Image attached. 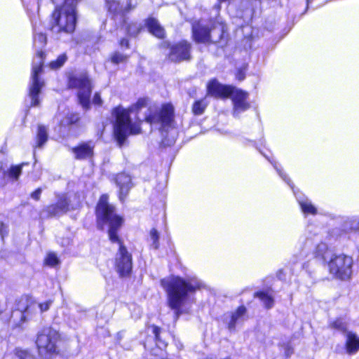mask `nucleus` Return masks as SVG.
<instances>
[{"mask_svg":"<svg viewBox=\"0 0 359 359\" xmlns=\"http://www.w3.org/2000/svg\"><path fill=\"white\" fill-rule=\"evenodd\" d=\"M96 215L99 228L102 229L104 224H109L108 234L110 241L119 243V249L115 258L116 271L121 277L129 276L133 268L132 255L120 243L117 231L121 226L122 219L114 212V207L109 204L107 195L104 194L100 197L96 208Z\"/></svg>","mask_w":359,"mask_h":359,"instance_id":"nucleus-1","label":"nucleus"},{"mask_svg":"<svg viewBox=\"0 0 359 359\" xmlns=\"http://www.w3.org/2000/svg\"><path fill=\"white\" fill-rule=\"evenodd\" d=\"M161 283L167 293L168 306L175 311L176 318L182 313L181 309L186 304L189 293L203 286L202 282L196 278L184 280L179 276L162 279Z\"/></svg>","mask_w":359,"mask_h":359,"instance_id":"nucleus-2","label":"nucleus"},{"mask_svg":"<svg viewBox=\"0 0 359 359\" xmlns=\"http://www.w3.org/2000/svg\"><path fill=\"white\" fill-rule=\"evenodd\" d=\"M147 105L145 99H140L135 106L128 110L117 107L114 110L116 122L114 126V137L121 147L130 135H136L140 133V123H132L130 118V111H138Z\"/></svg>","mask_w":359,"mask_h":359,"instance_id":"nucleus-3","label":"nucleus"},{"mask_svg":"<svg viewBox=\"0 0 359 359\" xmlns=\"http://www.w3.org/2000/svg\"><path fill=\"white\" fill-rule=\"evenodd\" d=\"M76 15L74 5H64L56 8L50 22V30L57 39H62L64 34H72L76 27Z\"/></svg>","mask_w":359,"mask_h":359,"instance_id":"nucleus-4","label":"nucleus"},{"mask_svg":"<svg viewBox=\"0 0 359 359\" xmlns=\"http://www.w3.org/2000/svg\"><path fill=\"white\" fill-rule=\"evenodd\" d=\"M38 303L27 296H22L16 301L15 309L13 311L11 320L15 327L32 320L38 313Z\"/></svg>","mask_w":359,"mask_h":359,"instance_id":"nucleus-5","label":"nucleus"},{"mask_svg":"<svg viewBox=\"0 0 359 359\" xmlns=\"http://www.w3.org/2000/svg\"><path fill=\"white\" fill-rule=\"evenodd\" d=\"M60 340L58 332L51 327H43L37 335L36 344L39 355L48 358L59 352L57 343Z\"/></svg>","mask_w":359,"mask_h":359,"instance_id":"nucleus-6","label":"nucleus"},{"mask_svg":"<svg viewBox=\"0 0 359 359\" xmlns=\"http://www.w3.org/2000/svg\"><path fill=\"white\" fill-rule=\"evenodd\" d=\"M43 64V53L40 51L38 52L36 56L34 58L31 75L29 95L32 100L31 105L33 107L39 106L40 103L38 95L40 93L41 89L43 86L44 83L39 79V75L42 72Z\"/></svg>","mask_w":359,"mask_h":359,"instance_id":"nucleus-7","label":"nucleus"},{"mask_svg":"<svg viewBox=\"0 0 359 359\" xmlns=\"http://www.w3.org/2000/svg\"><path fill=\"white\" fill-rule=\"evenodd\" d=\"M69 86L78 89L77 96L80 104L84 109H89L92 84L88 76L86 74H80L70 76L69 79Z\"/></svg>","mask_w":359,"mask_h":359,"instance_id":"nucleus-8","label":"nucleus"},{"mask_svg":"<svg viewBox=\"0 0 359 359\" xmlns=\"http://www.w3.org/2000/svg\"><path fill=\"white\" fill-rule=\"evenodd\" d=\"M330 273L341 280L349 278L352 273L353 259L345 255H333L328 259Z\"/></svg>","mask_w":359,"mask_h":359,"instance_id":"nucleus-9","label":"nucleus"},{"mask_svg":"<svg viewBox=\"0 0 359 359\" xmlns=\"http://www.w3.org/2000/svg\"><path fill=\"white\" fill-rule=\"evenodd\" d=\"M147 122L161 124L163 129L172 128L174 123V108L172 104H164L160 111L156 114L147 115Z\"/></svg>","mask_w":359,"mask_h":359,"instance_id":"nucleus-10","label":"nucleus"},{"mask_svg":"<svg viewBox=\"0 0 359 359\" xmlns=\"http://www.w3.org/2000/svg\"><path fill=\"white\" fill-rule=\"evenodd\" d=\"M231 95L233 104V116L237 118L242 112L250 108V104L248 102V94L241 90L233 89Z\"/></svg>","mask_w":359,"mask_h":359,"instance_id":"nucleus-11","label":"nucleus"},{"mask_svg":"<svg viewBox=\"0 0 359 359\" xmlns=\"http://www.w3.org/2000/svg\"><path fill=\"white\" fill-rule=\"evenodd\" d=\"M191 46L187 41H181L170 48L169 59L175 62L190 59Z\"/></svg>","mask_w":359,"mask_h":359,"instance_id":"nucleus-12","label":"nucleus"},{"mask_svg":"<svg viewBox=\"0 0 359 359\" xmlns=\"http://www.w3.org/2000/svg\"><path fill=\"white\" fill-rule=\"evenodd\" d=\"M95 143L93 141L83 142L72 148L74 158L77 160L90 159L94 154Z\"/></svg>","mask_w":359,"mask_h":359,"instance_id":"nucleus-13","label":"nucleus"},{"mask_svg":"<svg viewBox=\"0 0 359 359\" xmlns=\"http://www.w3.org/2000/svg\"><path fill=\"white\" fill-rule=\"evenodd\" d=\"M69 209V201L65 194L59 195L57 201L47 207V212L51 216H58L66 213Z\"/></svg>","mask_w":359,"mask_h":359,"instance_id":"nucleus-14","label":"nucleus"},{"mask_svg":"<svg viewBox=\"0 0 359 359\" xmlns=\"http://www.w3.org/2000/svg\"><path fill=\"white\" fill-rule=\"evenodd\" d=\"M207 88L208 93L215 97H228L233 90L232 87L222 85L215 79L211 80Z\"/></svg>","mask_w":359,"mask_h":359,"instance_id":"nucleus-15","label":"nucleus"},{"mask_svg":"<svg viewBox=\"0 0 359 359\" xmlns=\"http://www.w3.org/2000/svg\"><path fill=\"white\" fill-rule=\"evenodd\" d=\"M245 313V307L241 306L234 312L225 317V322L228 325V328L230 331L234 330L236 325L244 320Z\"/></svg>","mask_w":359,"mask_h":359,"instance_id":"nucleus-16","label":"nucleus"},{"mask_svg":"<svg viewBox=\"0 0 359 359\" xmlns=\"http://www.w3.org/2000/svg\"><path fill=\"white\" fill-rule=\"evenodd\" d=\"M116 183L119 187V198L123 201L132 187L131 177L126 173H120L116 177Z\"/></svg>","mask_w":359,"mask_h":359,"instance_id":"nucleus-17","label":"nucleus"},{"mask_svg":"<svg viewBox=\"0 0 359 359\" xmlns=\"http://www.w3.org/2000/svg\"><path fill=\"white\" fill-rule=\"evenodd\" d=\"M346 351L348 354H355L359 351V337L354 332H347L346 334Z\"/></svg>","mask_w":359,"mask_h":359,"instance_id":"nucleus-18","label":"nucleus"},{"mask_svg":"<svg viewBox=\"0 0 359 359\" xmlns=\"http://www.w3.org/2000/svg\"><path fill=\"white\" fill-rule=\"evenodd\" d=\"M193 35L195 41L198 43H208L212 41L210 34V29L205 27L194 26Z\"/></svg>","mask_w":359,"mask_h":359,"instance_id":"nucleus-19","label":"nucleus"},{"mask_svg":"<svg viewBox=\"0 0 359 359\" xmlns=\"http://www.w3.org/2000/svg\"><path fill=\"white\" fill-rule=\"evenodd\" d=\"M147 26L150 33L154 36L162 39L164 37L165 31L159 22L155 18H149L147 21Z\"/></svg>","mask_w":359,"mask_h":359,"instance_id":"nucleus-20","label":"nucleus"},{"mask_svg":"<svg viewBox=\"0 0 359 359\" xmlns=\"http://www.w3.org/2000/svg\"><path fill=\"white\" fill-rule=\"evenodd\" d=\"M313 253L316 257H319L325 262H327L333 255L332 251L328 248L327 245L323 242H320L316 245Z\"/></svg>","mask_w":359,"mask_h":359,"instance_id":"nucleus-21","label":"nucleus"},{"mask_svg":"<svg viewBox=\"0 0 359 359\" xmlns=\"http://www.w3.org/2000/svg\"><path fill=\"white\" fill-rule=\"evenodd\" d=\"M254 296L259 298L266 309H269L273 306L274 299L268 292L264 291L257 292Z\"/></svg>","mask_w":359,"mask_h":359,"instance_id":"nucleus-22","label":"nucleus"},{"mask_svg":"<svg viewBox=\"0 0 359 359\" xmlns=\"http://www.w3.org/2000/svg\"><path fill=\"white\" fill-rule=\"evenodd\" d=\"M80 119L78 113L67 112L65 116L60 119V126L62 127H67L77 123Z\"/></svg>","mask_w":359,"mask_h":359,"instance_id":"nucleus-23","label":"nucleus"},{"mask_svg":"<svg viewBox=\"0 0 359 359\" xmlns=\"http://www.w3.org/2000/svg\"><path fill=\"white\" fill-rule=\"evenodd\" d=\"M299 204L301 207L302 212L304 214H311L315 215L317 214L316 208L312 204L311 201L308 198L298 199Z\"/></svg>","mask_w":359,"mask_h":359,"instance_id":"nucleus-24","label":"nucleus"},{"mask_svg":"<svg viewBox=\"0 0 359 359\" xmlns=\"http://www.w3.org/2000/svg\"><path fill=\"white\" fill-rule=\"evenodd\" d=\"M48 140L47 128L43 126H39L36 134L37 147H41Z\"/></svg>","mask_w":359,"mask_h":359,"instance_id":"nucleus-25","label":"nucleus"},{"mask_svg":"<svg viewBox=\"0 0 359 359\" xmlns=\"http://www.w3.org/2000/svg\"><path fill=\"white\" fill-rule=\"evenodd\" d=\"M318 233L316 231V228L313 226H309L306 229V234L303 238H301L300 242L302 243H305L306 245L308 243H310L313 239L316 238L318 240Z\"/></svg>","mask_w":359,"mask_h":359,"instance_id":"nucleus-26","label":"nucleus"},{"mask_svg":"<svg viewBox=\"0 0 359 359\" xmlns=\"http://www.w3.org/2000/svg\"><path fill=\"white\" fill-rule=\"evenodd\" d=\"M344 229L359 232V218L352 217L346 219L344 224Z\"/></svg>","mask_w":359,"mask_h":359,"instance_id":"nucleus-27","label":"nucleus"},{"mask_svg":"<svg viewBox=\"0 0 359 359\" xmlns=\"http://www.w3.org/2000/svg\"><path fill=\"white\" fill-rule=\"evenodd\" d=\"M207 105L208 104L205 100L196 101L192 106V111L195 115H201L204 112Z\"/></svg>","mask_w":359,"mask_h":359,"instance_id":"nucleus-28","label":"nucleus"},{"mask_svg":"<svg viewBox=\"0 0 359 359\" xmlns=\"http://www.w3.org/2000/svg\"><path fill=\"white\" fill-rule=\"evenodd\" d=\"M330 326L331 328H333L345 334H346V332H348L346 323L341 319H337L330 323Z\"/></svg>","mask_w":359,"mask_h":359,"instance_id":"nucleus-29","label":"nucleus"},{"mask_svg":"<svg viewBox=\"0 0 359 359\" xmlns=\"http://www.w3.org/2000/svg\"><path fill=\"white\" fill-rule=\"evenodd\" d=\"M67 57L65 54L60 55L56 60L50 63V67L53 69H57L61 67L66 62Z\"/></svg>","mask_w":359,"mask_h":359,"instance_id":"nucleus-30","label":"nucleus"},{"mask_svg":"<svg viewBox=\"0 0 359 359\" xmlns=\"http://www.w3.org/2000/svg\"><path fill=\"white\" fill-rule=\"evenodd\" d=\"M141 29L140 25L133 22L128 25L126 30L127 33L131 36H136Z\"/></svg>","mask_w":359,"mask_h":359,"instance_id":"nucleus-31","label":"nucleus"},{"mask_svg":"<svg viewBox=\"0 0 359 359\" xmlns=\"http://www.w3.org/2000/svg\"><path fill=\"white\" fill-rule=\"evenodd\" d=\"M45 263L48 266H55L59 264V259L55 253L50 252L45 259Z\"/></svg>","mask_w":359,"mask_h":359,"instance_id":"nucleus-32","label":"nucleus"},{"mask_svg":"<svg viewBox=\"0 0 359 359\" xmlns=\"http://www.w3.org/2000/svg\"><path fill=\"white\" fill-rule=\"evenodd\" d=\"M150 238L152 241L151 246L156 250L159 246V233L156 229H152L150 231Z\"/></svg>","mask_w":359,"mask_h":359,"instance_id":"nucleus-33","label":"nucleus"},{"mask_svg":"<svg viewBox=\"0 0 359 359\" xmlns=\"http://www.w3.org/2000/svg\"><path fill=\"white\" fill-rule=\"evenodd\" d=\"M109 10L116 14L123 13L122 6H121L119 2L116 1H111V2H109Z\"/></svg>","mask_w":359,"mask_h":359,"instance_id":"nucleus-34","label":"nucleus"},{"mask_svg":"<svg viewBox=\"0 0 359 359\" xmlns=\"http://www.w3.org/2000/svg\"><path fill=\"white\" fill-rule=\"evenodd\" d=\"M22 173V165L11 166L8 170V175L10 177L17 180Z\"/></svg>","mask_w":359,"mask_h":359,"instance_id":"nucleus-35","label":"nucleus"},{"mask_svg":"<svg viewBox=\"0 0 359 359\" xmlns=\"http://www.w3.org/2000/svg\"><path fill=\"white\" fill-rule=\"evenodd\" d=\"M128 57L126 55L121 54L120 53H115L111 56V62L114 64H119L121 62H124L127 60Z\"/></svg>","mask_w":359,"mask_h":359,"instance_id":"nucleus-36","label":"nucleus"},{"mask_svg":"<svg viewBox=\"0 0 359 359\" xmlns=\"http://www.w3.org/2000/svg\"><path fill=\"white\" fill-rule=\"evenodd\" d=\"M16 355L19 359H34V356L28 351L24 350H16Z\"/></svg>","mask_w":359,"mask_h":359,"instance_id":"nucleus-37","label":"nucleus"},{"mask_svg":"<svg viewBox=\"0 0 359 359\" xmlns=\"http://www.w3.org/2000/svg\"><path fill=\"white\" fill-rule=\"evenodd\" d=\"M51 304V300L46 301L43 303L38 304V311L39 310L41 313L45 312L49 309Z\"/></svg>","mask_w":359,"mask_h":359,"instance_id":"nucleus-38","label":"nucleus"},{"mask_svg":"<svg viewBox=\"0 0 359 359\" xmlns=\"http://www.w3.org/2000/svg\"><path fill=\"white\" fill-rule=\"evenodd\" d=\"M42 192V189L41 188H38L34 192L31 194V197L35 201H39Z\"/></svg>","mask_w":359,"mask_h":359,"instance_id":"nucleus-39","label":"nucleus"},{"mask_svg":"<svg viewBox=\"0 0 359 359\" xmlns=\"http://www.w3.org/2000/svg\"><path fill=\"white\" fill-rule=\"evenodd\" d=\"M36 41H39L41 44H45L46 42V36L43 34H39L34 37V43L36 42Z\"/></svg>","mask_w":359,"mask_h":359,"instance_id":"nucleus-40","label":"nucleus"},{"mask_svg":"<svg viewBox=\"0 0 359 359\" xmlns=\"http://www.w3.org/2000/svg\"><path fill=\"white\" fill-rule=\"evenodd\" d=\"M274 168L277 170L279 175L280 176V177L285 181L291 187H292L290 184V181L289 179H287V176L285 174H284L280 170L278 169L276 165H274Z\"/></svg>","mask_w":359,"mask_h":359,"instance_id":"nucleus-41","label":"nucleus"},{"mask_svg":"<svg viewBox=\"0 0 359 359\" xmlns=\"http://www.w3.org/2000/svg\"><path fill=\"white\" fill-rule=\"evenodd\" d=\"M93 103L95 105H101L102 103L100 95L98 93H96L93 99Z\"/></svg>","mask_w":359,"mask_h":359,"instance_id":"nucleus-42","label":"nucleus"},{"mask_svg":"<svg viewBox=\"0 0 359 359\" xmlns=\"http://www.w3.org/2000/svg\"><path fill=\"white\" fill-rule=\"evenodd\" d=\"M160 332H161L160 328L156 326H154L153 333L154 334L155 338L157 341H161Z\"/></svg>","mask_w":359,"mask_h":359,"instance_id":"nucleus-43","label":"nucleus"},{"mask_svg":"<svg viewBox=\"0 0 359 359\" xmlns=\"http://www.w3.org/2000/svg\"><path fill=\"white\" fill-rule=\"evenodd\" d=\"M236 78L239 81H243L245 79V72L242 69H239L236 74Z\"/></svg>","mask_w":359,"mask_h":359,"instance_id":"nucleus-44","label":"nucleus"},{"mask_svg":"<svg viewBox=\"0 0 359 359\" xmlns=\"http://www.w3.org/2000/svg\"><path fill=\"white\" fill-rule=\"evenodd\" d=\"M5 175L6 173L4 171H0V187H2L6 184Z\"/></svg>","mask_w":359,"mask_h":359,"instance_id":"nucleus-45","label":"nucleus"},{"mask_svg":"<svg viewBox=\"0 0 359 359\" xmlns=\"http://www.w3.org/2000/svg\"><path fill=\"white\" fill-rule=\"evenodd\" d=\"M120 45L121 47H125L126 48H129V41L127 39H121L120 42Z\"/></svg>","mask_w":359,"mask_h":359,"instance_id":"nucleus-46","label":"nucleus"},{"mask_svg":"<svg viewBox=\"0 0 359 359\" xmlns=\"http://www.w3.org/2000/svg\"><path fill=\"white\" fill-rule=\"evenodd\" d=\"M135 6H132L130 1L128 3L127 7L123 10V13L128 12L130 10L135 8Z\"/></svg>","mask_w":359,"mask_h":359,"instance_id":"nucleus-47","label":"nucleus"}]
</instances>
